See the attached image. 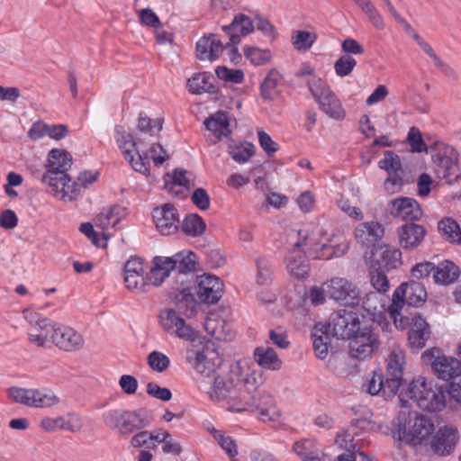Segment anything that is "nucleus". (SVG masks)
Returning a JSON list of instances; mask_svg holds the SVG:
<instances>
[{"mask_svg": "<svg viewBox=\"0 0 461 461\" xmlns=\"http://www.w3.org/2000/svg\"><path fill=\"white\" fill-rule=\"evenodd\" d=\"M257 282L260 285H267L271 283L272 280V267L271 264L263 258L257 260Z\"/></svg>", "mask_w": 461, "mask_h": 461, "instance_id": "680f3d73", "label": "nucleus"}, {"mask_svg": "<svg viewBox=\"0 0 461 461\" xmlns=\"http://www.w3.org/2000/svg\"><path fill=\"white\" fill-rule=\"evenodd\" d=\"M63 419V429L69 432H78L83 427L82 420L80 416L76 413L68 412L62 416Z\"/></svg>", "mask_w": 461, "mask_h": 461, "instance_id": "69168bd1", "label": "nucleus"}, {"mask_svg": "<svg viewBox=\"0 0 461 461\" xmlns=\"http://www.w3.org/2000/svg\"><path fill=\"white\" fill-rule=\"evenodd\" d=\"M185 280H181V288H177L178 294L175 296L176 305L178 312L188 318L194 316L197 309V303L190 292L188 286H185Z\"/></svg>", "mask_w": 461, "mask_h": 461, "instance_id": "473e14b6", "label": "nucleus"}, {"mask_svg": "<svg viewBox=\"0 0 461 461\" xmlns=\"http://www.w3.org/2000/svg\"><path fill=\"white\" fill-rule=\"evenodd\" d=\"M244 56L255 66H263L270 62L272 54L269 49H259L247 45L243 48Z\"/></svg>", "mask_w": 461, "mask_h": 461, "instance_id": "8fccbe9b", "label": "nucleus"}, {"mask_svg": "<svg viewBox=\"0 0 461 461\" xmlns=\"http://www.w3.org/2000/svg\"><path fill=\"white\" fill-rule=\"evenodd\" d=\"M432 367L442 380H449L461 375V362L455 357L438 356L433 360Z\"/></svg>", "mask_w": 461, "mask_h": 461, "instance_id": "c85d7f7f", "label": "nucleus"}, {"mask_svg": "<svg viewBox=\"0 0 461 461\" xmlns=\"http://www.w3.org/2000/svg\"><path fill=\"white\" fill-rule=\"evenodd\" d=\"M125 287L136 294H145L149 291V282L144 276L143 263L139 258H130L124 265Z\"/></svg>", "mask_w": 461, "mask_h": 461, "instance_id": "f8f14e48", "label": "nucleus"}, {"mask_svg": "<svg viewBox=\"0 0 461 461\" xmlns=\"http://www.w3.org/2000/svg\"><path fill=\"white\" fill-rule=\"evenodd\" d=\"M213 438L230 457L238 455V448L234 439L224 432L212 428L210 430Z\"/></svg>", "mask_w": 461, "mask_h": 461, "instance_id": "864d4df0", "label": "nucleus"}, {"mask_svg": "<svg viewBox=\"0 0 461 461\" xmlns=\"http://www.w3.org/2000/svg\"><path fill=\"white\" fill-rule=\"evenodd\" d=\"M223 45L218 37L210 34L202 37L196 43V57L202 61H214L221 55Z\"/></svg>", "mask_w": 461, "mask_h": 461, "instance_id": "bb28decb", "label": "nucleus"}, {"mask_svg": "<svg viewBox=\"0 0 461 461\" xmlns=\"http://www.w3.org/2000/svg\"><path fill=\"white\" fill-rule=\"evenodd\" d=\"M194 288L198 298L206 303H216L222 296L223 285L219 277L213 275L204 274L197 276Z\"/></svg>", "mask_w": 461, "mask_h": 461, "instance_id": "dca6fc26", "label": "nucleus"}, {"mask_svg": "<svg viewBox=\"0 0 461 461\" xmlns=\"http://www.w3.org/2000/svg\"><path fill=\"white\" fill-rule=\"evenodd\" d=\"M263 382L261 371L239 360L217 373L208 395L212 402H224L229 411L242 412L250 406L248 401L251 393H256Z\"/></svg>", "mask_w": 461, "mask_h": 461, "instance_id": "f257e3e1", "label": "nucleus"}, {"mask_svg": "<svg viewBox=\"0 0 461 461\" xmlns=\"http://www.w3.org/2000/svg\"><path fill=\"white\" fill-rule=\"evenodd\" d=\"M438 230L444 240L461 246V228L452 218H444L438 223Z\"/></svg>", "mask_w": 461, "mask_h": 461, "instance_id": "4c0bfd02", "label": "nucleus"}, {"mask_svg": "<svg viewBox=\"0 0 461 461\" xmlns=\"http://www.w3.org/2000/svg\"><path fill=\"white\" fill-rule=\"evenodd\" d=\"M228 366L222 365V358L212 345H206L196 353L194 368L200 374L210 376L217 375V373Z\"/></svg>", "mask_w": 461, "mask_h": 461, "instance_id": "4468645a", "label": "nucleus"}, {"mask_svg": "<svg viewBox=\"0 0 461 461\" xmlns=\"http://www.w3.org/2000/svg\"><path fill=\"white\" fill-rule=\"evenodd\" d=\"M407 394L424 411H438L446 405L442 389L432 382H427L423 377H419L410 384Z\"/></svg>", "mask_w": 461, "mask_h": 461, "instance_id": "423d86ee", "label": "nucleus"}, {"mask_svg": "<svg viewBox=\"0 0 461 461\" xmlns=\"http://www.w3.org/2000/svg\"><path fill=\"white\" fill-rule=\"evenodd\" d=\"M419 46L420 49L429 55V58L432 59L434 65L440 69V71L448 78L453 80H456L458 78V75L454 68H452L448 63L443 61L434 51L432 47L425 41H420Z\"/></svg>", "mask_w": 461, "mask_h": 461, "instance_id": "c03bdc74", "label": "nucleus"}, {"mask_svg": "<svg viewBox=\"0 0 461 461\" xmlns=\"http://www.w3.org/2000/svg\"><path fill=\"white\" fill-rule=\"evenodd\" d=\"M102 420L111 430L122 436H129L149 427L153 419L150 412L145 408L129 411L112 407L103 412Z\"/></svg>", "mask_w": 461, "mask_h": 461, "instance_id": "20e7f679", "label": "nucleus"}, {"mask_svg": "<svg viewBox=\"0 0 461 461\" xmlns=\"http://www.w3.org/2000/svg\"><path fill=\"white\" fill-rule=\"evenodd\" d=\"M122 209L120 206L104 209L95 217V225L104 230L109 226L116 228L122 217Z\"/></svg>", "mask_w": 461, "mask_h": 461, "instance_id": "49530a36", "label": "nucleus"}, {"mask_svg": "<svg viewBox=\"0 0 461 461\" xmlns=\"http://www.w3.org/2000/svg\"><path fill=\"white\" fill-rule=\"evenodd\" d=\"M71 155L64 149H51L48 155L47 171L41 181L48 185L49 192L63 202H72L79 195L78 184L67 174L71 167Z\"/></svg>", "mask_w": 461, "mask_h": 461, "instance_id": "f03ea898", "label": "nucleus"}, {"mask_svg": "<svg viewBox=\"0 0 461 461\" xmlns=\"http://www.w3.org/2000/svg\"><path fill=\"white\" fill-rule=\"evenodd\" d=\"M171 262L173 272L176 275L182 276L181 280L187 282L186 274L195 270L196 256L189 250L177 252L171 257H168Z\"/></svg>", "mask_w": 461, "mask_h": 461, "instance_id": "c756f323", "label": "nucleus"}, {"mask_svg": "<svg viewBox=\"0 0 461 461\" xmlns=\"http://www.w3.org/2000/svg\"><path fill=\"white\" fill-rule=\"evenodd\" d=\"M459 276L458 267L451 261L446 260L435 266L433 279L440 285H449L457 279Z\"/></svg>", "mask_w": 461, "mask_h": 461, "instance_id": "ea45409f", "label": "nucleus"}, {"mask_svg": "<svg viewBox=\"0 0 461 461\" xmlns=\"http://www.w3.org/2000/svg\"><path fill=\"white\" fill-rule=\"evenodd\" d=\"M400 246L406 250H412L418 248L423 241L427 230L420 224L406 223L398 229Z\"/></svg>", "mask_w": 461, "mask_h": 461, "instance_id": "393cba45", "label": "nucleus"}, {"mask_svg": "<svg viewBox=\"0 0 461 461\" xmlns=\"http://www.w3.org/2000/svg\"><path fill=\"white\" fill-rule=\"evenodd\" d=\"M254 359L260 367L266 370L278 371L283 365L276 352L268 346L256 348L254 350Z\"/></svg>", "mask_w": 461, "mask_h": 461, "instance_id": "2f4dec72", "label": "nucleus"}, {"mask_svg": "<svg viewBox=\"0 0 461 461\" xmlns=\"http://www.w3.org/2000/svg\"><path fill=\"white\" fill-rule=\"evenodd\" d=\"M307 86L315 102L325 114L338 121L344 119L346 111L325 81L313 77L307 81Z\"/></svg>", "mask_w": 461, "mask_h": 461, "instance_id": "0eeeda50", "label": "nucleus"}, {"mask_svg": "<svg viewBox=\"0 0 461 461\" xmlns=\"http://www.w3.org/2000/svg\"><path fill=\"white\" fill-rule=\"evenodd\" d=\"M205 128L210 131L218 140L230 134L228 114L219 111L208 117L203 122Z\"/></svg>", "mask_w": 461, "mask_h": 461, "instance_id": "f704fd0d", "label": "nucleus"}, {"mask_svg": "<svg viewBox=\"0 0 461 461\" xmlns=\"http://www.w3.org/2000/svg\"><path fill=\"white\" fill-rule=\"evenodd\" d=\"M258 142L268 157L273 156L279 146L275 142L269 134L263 130H258Z\"/></svg>", "mask_w": 461, "mask_h": 461, "instance_id": "e2e57ef3", "label": "nucleus"}, {"mask_svg": "<svg viewBox=\"0 0 461 461\" xmlns=\"http://www.w3.org/2000/svg\"><path fill=\"white\" fill-rule=\"evenodd\" d=\"M317 40V34L314 32L294 31L291 35V42L294 48L298 51H305L312 48Z\"/></svg>", "mask_w": 461, "mask_h": 461, "instance_id": "de8ad7c7", "label": "nucleus"}, {"mask_svg": "<svg viewBox=\"0 0 461 461\" xmlns=\"http://www.w3.org/2000/svg\"><path fill=\"white\" fill-rule=\"evenodd\" d=\"M410 330L408 339L412 348L420 349L425 347L426 341L430 336V330L428 322L420 315H413L409 319Z\"/></svg>", "mask_w": 461, "mask_h": 461, "instance_id": "a878e982", "label": "nucleus"}, {"mask_svg": "<svg viewBox=\"0 0 461 461\" xmlns=\"http://www.w3.org/2000/svg\"><path fill=\"white\" fill-rule=\"evenodd\" d=\"M182 230L189 236H199L204 232L205 223L198 214H190L184 219Z\"/></svg>", "mask_w": 461, "mask_h": 461, "instance_id": "603ef678", "label": "nucleus"}, {"mask_svg": "<svg viewBox=\"0 0 461 461\" xmlns=\"http://www.w3.org/2000/svg\"><path fill=\"white\" fill-rule=\"evenodd\" d=\"M357 6L366 15L372 25L377 30L383 31L385 28V23L383 16L371 2V0H361L357 3Z\"/></svg>", "mask_w": 461, "mask_h": 461, "instance_id": "09e8293b", "label": "nucleus"}, {"mask_svg": "<svg viewBox=\"0 0 461 461\" xmlns=\"http://www.w3.org/2000/svg\"><path fill=\"white\" fill-rule=\"evenodd\" d=\"M359 324V319L355 313L344 311L343 313L334 314L331 317L330 323L326 328L330 330L334 337L348 339L357 332Z\"/></svg>", "mask_w": 461, "mask_h": 461, "instance_id": "a211bd4d", "label": "nucleus"}, {"mask_svg": "<svg viewBox=\"0 0 461 461\" xmlns=\"http://www.w3.org/2000/svg\"><path fill=\"white\" fill-rule=\"evenodd\" d=\"M434 170L439 178L447 184L457 179L459 176L458 153L452 147H447L433 156Z\"/></svg>", "mask_w": 461, "mask_h": 461, "instance_id": "9b49d317", "label": "nucleus"}, {"mask_svg": "<svg viewBox=\"0 0 461 461\" xmlns=\"http://www.w3.org/2000/svg\"><path fill=\"white\" fill-rule=\"evenodd\" d=\"M255 149V146L249 142H231L228 153L235 162L244 164L254 156Z\"/></svg>", "mask_w": 461, "mask_h": 461, "instance_id": "79ce46f5", "label": "nucleus"}, {"mask_svg": "<svg viewBox=\"0 0 461 461\" xmlns=\"http://www.w3.org/2000/svg\"><path fill=\"white\" fill-rule=\"evenodd\" d=\"M458 440V432L453 426H443L430 440V448L438 456H447L453 452Z\"/></svg>", "mask_w": 461, "mask_h": 461, "instance_id": "5701e85b", "label": "nucleus"}, {"mask_svg": "<svg viewBox=\"0 0 461 461\" xmlns=\"http://www.w3.org/2000/svg\"><path fill=\"white\" fill-rule=\"evenodd\" d=\"M357 66L356 59L350 55L339 57L334 63V69L337 76L344 77L348 76Z\"/></svg>", "mask_w": 461, "mask_h": 461, "instance_id": "13d9d810", "label": "nucleus"}, {"mask_svg": "<svg viewBox=\"0 0 461 461\" xmlns=\"http://www.w3.org/2000/svg\"><path fill=\"white\" fill-rule=\"evenodd\" d=\"M23 315L31 326L28 333V341L31 344L38 348H46L50 343H52L51 337L56 330V322L28 309L23 310Z\"/></svg>", "mask_w": 461, "mask_h": 461, "instance_id": "6e6552de", "label": "nucleus"}, {"mask_svg": "<svg viewBox=\"0 0 461 461\" xmlns=\"http://www.w3.org/2000/svg\"><path fill=\"white\" fill-rule=\"evenodd\" d=\"M148 364L153 371L162 373L169 366L170 360L165 354L159 351H152L148 356Z\"/></svg>", "mask_w": 461, "mask_h": 461, "instance_id": "bf43d9fd", "label": "nucleus"}, {"mask_svg": "<svg viewBox=\"0 0 461 461\" xmlns=\"http://www.w3.org/2000/svg\"><path fill=\"white\" fill-rule=\"evenodd\" d=\"M189 173L181 168H176L173 175H167V179L165 181V189L174 195H180V191H175V187L190 188V180L187 176Z\"/></svg>", "mask_w": 461, "mask_h": 461, "instance_id": "37998d69", "label": "nucleus"}, {"mask_svg": "<svg viewBox=\"0 0 461 461\" xmlns=\"http://www.w3.org/2000/svg\"><path fill=\"white\" fill-rule=\"evenodd\" d=\"M378 167L388 175H403L400 157L392 150L384 153V158L378 162Z\"/></svg>", "mask_w": 461, "mask_h": 461, "instance_id": "3c124183", "label": "nucleus"}, {"mask_svg": "<svg viewBox=\"0 0 461 461\" xmlns=\"http://www.w3.org/2000/svg\"><path fill=\"white\" fill-rule=\"evenodd\" d=\"M282 80V75L276 68H272L261 83V96L266 100H273L278 96L280 91L278 85Z\"/></svg>", "mask_w": 461, "mask_h": 461, "instance_id": "a19ab883", "label": "nucleus"}, {"mask_svg": "<svg viewBox=\"0 0 461 461\" xmlns=\"http://www.w3.org/2000/svg\"><path fill=\"white\" fill-rule=\"evenodd\" d=\"M327 295L347 306L360 304L361 296L358 287L351 280L342 276H334L324 282Z\"/></svg>", "mask_w": 461, "mask_h": 461, "instance_id": "1a4fd4ad", "label": "nucleus"}, {"mask_svg": "<svg viewBox=\"0 0 461 461\" xmlns=\"http://www.w3.org/2000/svg\"><path fill=\"white\" fill-rule=\"evenodd\" d=\"M52 344L66 352L78 351L85 346L83 336L74 329L57 323Z\"/></svg>", "mask_w": 461, "mask_h": 461, "instance_id": "412c9836", "label": "nucleus"}, {"mask_svg": "<svg viewBox=\"0 0 461 461\" xmlns=\"http://www.w3.org/2000/svg\"><path fill=\"white\" fill-rule=\"evenodd\" d=\"M357 332L349 338V354L352 357L364 360L372 356L379 347L377 335L370 327L361 326Z\"/></svg>", "mask_w": 461, "mask_h": 461, "instance_id": "9d476101", "label": "nucleus"}, {"mask_svg": "<svg viewBox=\"0 0 461 461\" xmlns=\"http://www.w3.org/2000/svg\"><path fill=\"white\" fill-rule=\"evenodd\" d=\"M117 141L124 158L129 161L133 169L143 175H148L149 173L148 167L149 162L146 161V158H143L136 149V142L133 136L124 131H118Z\"/></svg>", "mask_w": 461, "mask_h": 461, "instance_id": "ddd939ff", "label": "nucleus"}, {"mask_svg": "<svg viewBox=\"0 0 461 461\" xmlns=\"http://www.w3.org/2000/svg\"><path fill=\"white\" fill-rule=\"evenodd\" d=\"M402 410L393 421V438L418 446L428 444L435 432V425L426 415L417 414L409 410L408 401L400 399Z\"/></svg>", "mask_w": 461, "mask_h": 461, "instance_id": "7ed1b4c3", "label": "nucleus"}, {"mask_svg": "<svg viewBox=\"0 0 461 461\" xmlns=\"http://www.w3.org/2000/svg\"><path fill=\"white\" fill-rule=\"evenodd\" d=\"M427 292L422 285L417 282H411L401 285L393 293L391 305L388 307V313L393 319L394 325L399 329H405L409 318L401 315L400 311L405 303L413 306H420L425 303Z\"/></svg>", "mask_w": 461, "mask_h": 461, "instance_id": "39448f33", "label": "nucleus"}, {"mask_svg": "<svg viewBox=\"0 0 461 461\" xmlns=\"http://www.w3.org/2000/svg\"><path fill=\"white\" fill-rule=\"evenodd\" d=\"M404 363L403 350L399 347H394L387 358L386 386L389 387L390 395H394L401 386Z\"/></svg>", "mask_w": 461, "mask_h": 461, "instance_id": "6ab92c4d", "label": "nucleus"}, {"mask_svg": "<svg viewBox=\"0 0 461 461\" xmlns=\"http://www.w3.org/2000/svg\"><path fill=\"white\" fill-rule=\"evenodd\" d=\"M312 345L317 357L324 359L328 356V331L326 326L316 325L312 334Z\"/></svg>", "mask_w": 461, "mask_h": 461, "instance_id": "a18cd8bd", "label": "nucleus"}, {"mask_svg": "<svg viewBox=\"0 0 461 461\" xmlns=\"http://www.w3.org/2000/svg\"><path fill=\"white\" fill-rule=\"evenodd\" d=\"M213 77L207 72L196 73L187 80V87L193 95L213 93Z\"/></svg>", "mask_w": 461, "mask_h": 461, "instance_id": "e433bc0d", "label": "nucleus"}, {"mask_svg": "<svg viewBox=\"0 0 461 461\" xmlns=\"http://www.w3.org/2000/svg\"><path fill=\"white\" fill-rule=\"evenodd\" d=\"M216 76L226 82L240 84L244 79V73L241 69H232L227 67H218L215 70Z\"/></svg>", "mask_w": 461, "mask_h": 461, "instance_id": "052dcab7", "label": "nucleus"}, {"mask_svg": "<svg viewBox=\"0 0 461 461\" xmlns=\"http://www.w3.org/2000/svg\"><path fill=\"white\" fill-rule=\"evenodd\" d=\"M370 282L372 286L379 293H385L389 289V281L384 273L375 270L371 272Z\"/></svg>", "mask_w": 461, "mask_h": 461, "instance_id": "774afa93", "label": "nucleus"}, {"mask_svg": "<svg viewBox=\"0 0 461 461\" xmlns=\"http://www.w3.org/2000/svg\"><path fill=\"white\" fill-rule=\"evenodd\" d=\"M152 216L157 229L163 235L173 234L178 230L179 216L172 204L165 203L156 208Z\"/></svg>", "mask_w": 461, "mask_h": 461, "instance_id": "b1692460", "label": "nucleus"}, {"mask_svg": "<svg viewBox=\"0 0 461 461\" xmlns=\"http://www.w3.org/2000/svg\"><path fill=\"white\" fill-rule=\"evenodd\" d=\"M159 319L164 330L176 334L178 338L186 340H194L195 339L196 332L194 329L186 324L176 311L165 309L160 312Z\"/></svg>", "mask_w": 461, "mask_h": 461, "instance_id": "aec40b11", "label": "nucleus"}, {"mask_svg": "<svg viewBox=\"0 0 461 461\" xmlns=\"http://www.w3.org/2000/svg\"><path fill=\"white\" fill-rule=\"evenodd\" d=\"M255 393H251V398L248 401V403L251 406L243 411H258L260 420L264 422L278 420L281 417V411L276 407L272 395L266 393L258 395Z\"/></svg>", "mask_w": 461, "mask_h": 461, "instance_id": "f3484780", "label": "nucleus"}, {"mask_svg": "<svg viewBox=\"0 0 461 461\" xmlns=\"http://www.w3.org/2000/svg\"><path fill=\"white\" fill-rule=\"evenodd\" d=\"M386 210L391 216L402 221H418L422 210L416 200L411 197H397L387 203Z\"/></svg>", "mask_w": 461, "mask_h": 461, "instance_id": "2eb2a0df", "label": "nucleus"}, {"mask_svg": "<svg viewBox=\"0 0 461 461\" xmlns=\"http://www.w3.org/2000/svg\"><path fill=\"white\" fill-rule=\"evenodd\" d=\"M7 394L14 402L28 406L31 388L11 387L8 389Z\"/></svg>", "mask_w": 461, "mask_h": 461, "instance_id": "0e129e2a", "label": "nucleus"}, {"mask_svg": "<svg viewBox=\"0 0 461 461\" xmlns=\"http://www.w3.org/2000/svg\"><path fill=\"white\" fill-rule=\"evenodd\" d=\"M254 29L253 22L248 15L243 14L235 15L230 24L222 27L223 32L230 37L227 46H230L232 51L238 53L237 45L240 42V39L252 33Z\"/></svg>", "mask_w": 461, "mask_h": 461, "instance_id": "4be33fe9", "label": "nucleus"}, {"mask_svg": "<svg viewBox=\"0 0 461 461\" xmlns=\"http://www.w3.org/2000/svg\"><path fill=\"white\" fill-rule=\"evenodd\" d=\"M375 255L378 258L379 264L388 269H394L402 265V252L396 248L381 245Z\"/></svg>", "mask_w": 461, "mask_h": 461, "instance_id": "58836bf2", "label": "nucleus"}, {"mask_svg": "<svg viewBox=\"0 0 461 461\" xmlns=\"http://www.w3.org/2000/svg\"><path fill=\"white\" fill-rule=\"evenodd\" d=\"M286 261V268L293 278L303 280L309 276L310 266L304 254L294 250L287 257Z\"/></svg>", "mask_w": 461, "mask_h": 461, "instance_id": "72a5a7b5", "label": "nucleus"}, {"mask_svg": "<svg viewBox=\"0 0 461 461\" xmlns=\"http://www.w3.org/2000/svg\"><path fill=\"white\" fill-rule=\"evenodd\" d=\"M152 266L149 273L147 275V279L149 285L159 286L167 278L173 271L171 262L168 257L157 256L152 259Z\"/></svg>", "mask_w": 461, "mask_h": 461, "instance_id": "7c9ffc66", "label": "nucleus"}, {"mask_svg": "<svg viewBox=\"0 0 461 461\" xmlns=\"http://www.w3.org/2000/svg\"><path fill=\"white\" fill-rule=\"evenodd\" d=\"M319 447L315 440L311 438H304L299 441H296L293 445V450L298 455L303 461L309 458L313 454H316V450Z\"/></svg>", "mask_w": 461, "mask_h": 461, "instance_id": "4d7b16f0", "label": "nucleus"}, {"mask_svg": "<svg viewBox=\"0 0 461 461\" xmlns=\"http://www.w3.org/2000/svg\"><path fill=\"white\" fill-rule=\"evenodd\" d=\"M387 378L384 380L383 375L374 372L372 377L367 380L366 384V392L371 395H377L380 393L384 397H390L389 394V387L386 386Z\"/></svg>", "mask_w": 461, "mask_h": 461, "instance_id": "5fc2aeb1", "label": "nucleus"}, {"mask_svg": "<svg viewBox=\"0 0 461 461\" xmlns=\"http://www.w3.org/2000/svg\"><path fill=\"white\" fill-rule=\"evenodd\" d=\"M225 325V320L219 316L212 315L206 318L204 322L205 330L215 339L226 341L222 329Z\"/></svg>", "mask_w": 461, "mask_h": 461, "instance_id": "6e6d98bb", "label": "nucleus"}, {"mask_svg": "<svg viewBox=\"0 0 461 461\" xmlns=\"http://www.w3.org/2000/svg\"><path fill=\"white\" fill-rule=\"evenodd\" d=\"M384 234V226L378 221H366L358 224L354 231L356 240L363 245H372L381 240Z\"/></svg>", "mask_w": 461, "mask_h": 461, "instance_id": "cd10ccee", "label": "nucleus"}, {"mask_svg": "<svg viewBox=\"0 0 461 461\" xmlns=\"http://www.w3.org/2000/svg\"><path fill=\"white\" fill-rule=\"evenodd\" d=\"M59 402V398L50 389L48 388H31V394L28 402L29 407L33 408H50Z\"/></svg>", "mask_w": 461, "mask_h": 461, "instance_id": "c9c22d12", "label": "nucleus"}, {"mask_svg": "<svg viewBox=\"0 0 461 461\" xmlns=\"http://www.w3.org/2000/svg\"><path fill=\"white\" fill-rule=\"evenodd\" d=\"M147 393L156 399L167 402L171 400L172 393L169 389L160 387L158 384L149 382L147 384Z\"/></svg>", "mask_w": 461, "mask_h": 461, "instance_id": "338daca9", "label": "nucleus"}]
</instances>
